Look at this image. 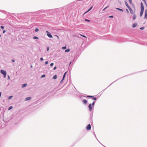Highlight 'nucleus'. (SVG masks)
<instances>
[{"instance_id": "f8f14e48", "label": "nucleus", "mask_w": 147, "mask_h": 147, "mask_svg": "<svg viewBox=\"0 0 147 147\" xmlns=\"http://www.w3.org/2000/svg\"><path fill=\"white\" fill-rule=\"evenodd\" d=\"M31 97H27L26 98L25 100L26 101L28 100H30L31 99Z\"/></svg>"}, {"instance_id": "f3484780", "label": "nucleus", "mask_w": 147, "mask_h": 147, "mask_svg": "<svg viewBox=\"0 0 147 147\" xmlns=\"http://www.w3.org/2000/svg\"><path fill=\"white\" fill-rule=\"evenodd\" d=\"M116 9L117 10H118L120 11H121L122 12L123 11V10L121 9H120L119 8H116Z\"/></svg>"}, {"instance_id": "4468645a", "label": "nucleus", "mask_w": 147, "mask_h": 147, "mask_svg": "<svg viewBox=\"0 0 147 147\" xmlns=\"http://www.w3.org/2000/svg\"><path fill=\"white\" fill-rule=\"evenodd\" d=\"M141 10H144V5L141 6Z\"/></svg>"}, {"instance_id": "49530a36", "label": "nucleus", "mask_w": 147, "mask_h": 147, "mask_svg": "<svg viewBox=\"0 0 147 147\" xmlns=\"http://www.w3.org/2000/svg\"><path fill=\"white\" fill-rule=\"evenodd\" d=\"M144 2H146V1L145 0H142Z\"/></svg>"}, {"instance_id": "1a4fd4ad", "label": "nucleus", "mask_w": 147, "mask_h": 147, "mask_svg": "<svg viewBox=\"0 0 147 147\" xmlns=\"http://www.w3.org/2000/svg\"><path fill=\"white\" fill-rule=\"evenodd\" d=\"M82 102L84 103L85 104H86L87 102V101L86 99L83 100Z\"/></svg>"}, {"instance_id": "dca6fc26", "label": "nucleus", "mask_w": 147, "mask_h": 147, "mask_svg": "<svg viewBox=\"0 0 147 147\" xmlns=\"http://www.w3.org/2000/svg\"><path fill=\"white\" fill-rule=\"evenodd\" d=\"M57 76L56 75H55L53 77V78L54 79H55L57 78Z\"/></svg>"}, {"instance_id": "20e7f679", "label": "nucleus", "mask_w": 147, "mask_h": 147, "mask_svg": "<svg viewBox=\"0 0 147 147\" xmlns=\"http://www.w3.org/2000/svg\"><path fill=\"white\" fill-rule=\"evenodd\" d=\"M91 125L90 124H88L86 127V129L87 130H90L91 129Z\"/></svg>"}, {"instance_id": "37998d69", "label": "nucleus", "mask_w": 147, "mask_h": 147, "mask_svg": "<svg viewBox=\"0 0 147 147\" xmlns=\"http://www.w3.org/2000/svg\"><path fill=\"white\" fill-rule=\"evenodd\" d=\"M12 62H14L15 61H14V59H12Z\"/></svg>"}, {"instance_id": "a878e982", "label": "nucleus", "mask_w": 147, "mask_h": 147, "mask_svg": "<svg viewBox=\"0 0 147 147\" xmlns=\"http://www.w3.org/2000/svg\"><path fill=\"white\" fill-rule=\"evenodd\" d=\"M130 4H132V2L131 0H128Z\"/></svg>"}, {"instance_id": "6ab92c4d", "label": "nucleus", "mask_w": 147, "mask_h": 147, "mask_svg": "<svg viewBox=\"0 0 147 147\" xmlns=\"http://www.w3.org/2000/svg\"><path fill=\"white\" fill-rule=\"evenodd\" d=\"M70 50L69 49H67L65 51V52H69L70 51Z\"/></svg>"}, {"instance_id": "8fccbe9b", "label": "nucleus", "mask_w": 147, "mask_h": 147, "mask_svg": "<svg viewBox=\"0 0 147 147\" xmlns=\"http://www.w3.org/2000/svg\"><path fill=\"white\" fill-rule=\"evenodd\" d=\"M1 36V35H0V36Z\"/></svg>"}, {"instance_id": "bb28decb", "label": "nucleus", "mask_w": 147, "mask_h": 147, "mask_svg": "<svg viewBox=\"0 0 147 147\" xmlns=\"http://www.w3.org/2000/svg\"><path fill=\"white\" fill-rule=\"evenodd\" d=\"M13 96H9V98H8V99H11L12 97Z\"/></svg>"}, {"instance_id": "0eeeda50", "label": "nucleus", "mask_w": 147, "mask_h": 147, "mask_svg": "<svg viewBox=\"0 0 147 147\" xmlns=\"http://www.w3.org/2000/svg\"><path fill=\"white\" fill-rule=\"evenodd\" d=\"M144 10H141L140 13V16L141 17L143 14Z\"/></svg>"}, {"instance_id": "7c9ffc66", "label": "nucleus", "mask_w": 147, "mask_h": 147, "mask_svg": "<svg viewBox=\"0 0 147 147\" xmlns=\"http://www.w3.org/2000/svg\"><path fill=\"white\" fill-rule=\"evenodd\" d=\"M55 36H57V38H58V39H59V37L58 36H57V35H55Z\"/></svg>"}, {"instance_id": "f704fd0d", "label": "nucleus", "mask_w": 147, "mask_h": 147, "mask_svg": "<svg viewBox=\"0 0 147 147\" xmlns=\"http://www.w3.org/2000/svg\"><path fill=\"white\" fill-rule=\"evenodd\" d=\"M144 27H142L140 28V29L141 30H143V29H144Z\"/></svg>"}, {"instance_id": "9d476101", "label": "nucleus", "mask_w": 147, "mask_h": 147, "mask_svg": "<svg viewBox=\"0 0 147 147\" xmlns=\"http://www.w3.org/2000/svg\"><path fill=\"white\" fill-rule=\"evenodd\" d=\"M66 73H67V72H65L64 73V74L63 76V79L61 80V82H62L63 80H64V78L65 77V74H66Z\"/></svg>"}, {"instance_id": "ea45409f", "label": "nucleus", "mask_w": 147, "mask_h": 147, "mask_svg": "<svg viewBox=\"0 0 147 147\" xmlns=\"http://www.w3.org/2000/svg\"><path fill=\"white\" fill-rule=\"evenodd\" d=\"M49 50V47H47V51H48Z\"/></svg>"}, {"instance_id": "473e14b6", "label": "nucleus", "mask_w": 147, "mask_h": 147, "mask_svg": "<svg viewBox=\"0 0 147 147\" xmlns=\"http://www.w3.org/2000/svg\"><path fill=\"white\" fill-rule=\"evenodd\" d=\"M48 61H46L45 63V64L47 65V64H48Z\"/></svg>"}, {"instance_id": "7ed1b4c3", "label": "nucleus", "mask_w": 147, "mask_h": 147, "mask_svg": "<svg viewBox=\"0 0 147 147\" xmlns=\"http://www.w3.org/2000/svg\"><path fill=\"white\" fill-rule=\"evenodd\" d=\"M46 32L47 33V35L48 37L50 38H52V36L48 31H47Z\"/></svg>"}, {"instance_id": "cd10ccee", "label": "nucleus", "mask_w": 147, "mask_h": 147, "mask_svg": "<svg viewBox=\"0 0 147 147\" xmlns=\"http://www.w3.org/2000/svg\"><path fill=\"white\" fill-rule=\"evenodd\" d=\"M45 75H43L41 76V78H43L45 77Z\"/></svg>"}, {"instance_id": "5701e85b", "label": "nucleus", "mask_w": 147, "mask_h": 147, "mask_svg": "<svg viewBox=\"0 0 147 147\" xmlns=\"http://www.w3.org/2000/svg\"><path fill=\"white\" fill-rule=\"evenodd\" d=\"M33 38L34 39H38V37L36 36H34L33 37Z\"/></svg>"}, {"instance_id": "a19ab883", "label": "nucleus", "mask_w": 147, "mask_h": 147, "mask_svg": "<svg viewBox=\"0 0 147 147\" xmlns=\"http://www.w3.org/2000/svg\"><path fill=\"white\" fill-rule=\"evenodd\" d=\"M126 11H127V13H129V11H128V9H126Z\"/></svg>"}, {"instance_id": "4be33fe9", "label": "nucleus", "mask_w": 147, "mask_h": 147, "mask_svg": "<svg viewBox=\"0 0 147 147\" xmlns=\"http://www.w3.org/2000/svg\"><path fill=\"white\" fill-rule=\"evenodd\" d=\"M66 48V47L65 46L63 47H62V49H65Z\"/></svg>"}, {"instance_id": "9b49d317", "label": "nucleus", "mask_w": 147, "mask_h": 147, "mask_svg": "<svg viewBox=\"0 0 147 147\" xmlns=\"http://www.w3.org/2000/svg\"><path fill=\"white\" fill-rule=\"evenodd\" d=\"M125 2L126 6L128 7H128H129V5L127 3L126 1H125Z\"/></svg>"}, {"instance_id": "de8ad7c7", "label": "nucleus", "mask_w": 147, "mask_h": 147, "mask_svg": "<svg viewBox=\"0 0 147 147\" xmlns=\"http://www.w3.org/2000/svg\"><path fill=\"white\" fill-rule=\"evenodd\" d=\"M30 67H31V68H32V65H31V66H30Z\"/></svg>"}, {"instance_id": "c756f323", "label": "nucleus", "mask_w": 147, "mask_h": 147, "mask_svg": "<svg viewBox=\"0 0 147 147\" xmlns=\"http://www.w3.org/2000/svg\"><path fill=\"white\" fill-rule=\"evenodd\" d=\"M54 65V63H52L51 64H50V65L51 66H53Z\"/></svg>"}, {"instance_id": "39448f33", "label": "nucleus", "mask_w": 147, "mask_h": 147, "mask_svg": "<svg viewBox=\"0 0 147 147\" xmlns=\"http://www.w3.org/2000/svg\"><path fill=\"white\" fill-rule=\"evenodd\" d=\"M144 18L146 19H147V9L145 10Z\"/></svg>"}, {"instance_id": "58836bf2", "label": "nucleus", "mask_w": 147, "mask_h": 147, "mask_svg": "<svg viewBox=\"0 0 147 147\" xmlns=\"http://www.w3.org/2000/svg\"><path fill=\"white\" fill-rule=\"evenodd\" d=\"M6 32V31L5 30H4L3 31V33H4Z\"/></svg>"}, {"instance_id": "79ce46f5", "label": "nucleus", "mask_w": 147, "mask_h": 147, "mask_svg": "<svg viewBox=\"0 0 147 147\" xmlns=\"http://www.w3.org/2000/svg\"><path fill=\"white\" fill-rule=\"evenodd\" d=\"M80 35H81L82 36H83V37H86V36H85L82 35H81V34H80Z\"/></svg>"}, {"instance_id": "393cba45", "label": "nucleus", "mask_w": 147, "mask_h": 147, "mask_svg": "<svg viewBox=\"0 0 147 147\" xmlns=\"http://www.w3.org/2000/svg\"><path fill=\"white\" fill-rule=\"evenodd\" d=\"M85 21H87V22H90V20H87L86 19H85Z\"/></svg>"}, {"instance_id": "4c0bfd02", "label": "nucleus", "mask_w": 147, "mask_h": 147, "mask_svg": "<svg viewBox=\"0 0 147 147\" xmlns=\"http://www.w3.org/2000/svg\"><path fill=\"white\" fill-rule=\"evenodd\" d=\"M141 6L143 5V3L142 2H141L140 3Z\"/></svg>"}, {"instance_id": "6e6552de", "label": "nucleus", "mask_w": 147, "mask_h": 147, "mask_svg": "<svg viewBox=\"0 0 147 147\" xmlns=\"http://www.w3.org/2000/svg\"><path fill=\"white\" fill-rule=\"evenodd\" d=\"M88 107L89 108V109L90 111H91L92 110V104H90L88 106Z\"/></svg>"}, {"instance_id": "c9c22d12", "label": "nucleus", "mask_w": 147, "mask_h": 147, "mask_svg": "<svg viewBox=\"0 0 147 147\" xmlns=\"http://www.w3.org/2000/svg\"><path fill=\"white\" fill-rule=\"evenodd\" d=\"M109 18H113V16H111L109 17Z\"/></svg>"}, {"instance_id": "a211bd4d", "label": "nucleus", "mask_w": 147, "mask_h": 147, "mask_svg": "<svg viewBox=\"0 0 147 147\" xmlns=\"http://www.w3.org/2000/svg\"><path fill=\"white\" fill-rule=\"evenodd\" d=\"M92 6L85 13H87V12H88L89 11H90L91 9H92Z\"/></svg>"}, {"instance_id": "aec40b11", "label": "nucleus", "mask_w": 147, "mask_h": 147, "mask_svg": "<svg viewBox=\"0 0 147 147\" xmlns=\"http://www.w3.org/2000/svg\"><path fill=\"white\" fill-rule=\"evenodd\" d=\"M136 18V16L135 14L134 15V16H133V19L134 20H135Z\"/></svg>"}, {"instance_id": "72a5a7b5", "label": "nucleus", "mask_w": 147, "mask_h": 147, "mask_svg": "<svg viewBox=\"0 0 147 147\" xmlns=\"http://www.w3.org/2000/svg\"><path fill=\"white\" fill-rule=\"evenodd\" d=\"M108 7V6L107 7H106L103 10V11H104L107 8V7Z\"/></svg>"}, {"instance_id": "a18cd8bd", "label": "nucleus", "mask_w": 147, "mask_h": 147, "mask_svg": "<svg viewBox=\"0 0 147 147\" xmlns=\"http://www.w3.org/2000/svg\"><path fill=\"white\" fill-rule=\"evenodd\" d=\"M8 78L9 79H10V77L9 76H8Z\"/></svg>"}, {"instance_id": "b1692460", "label": "nucleus", "mask_w": 147, "mask_h": 147, "mask_svg": "<svg viewBox=\"0 0 147 147\" xmlns=\"http://www.w3.org/2000/svg\"><path fill=\"white\" fill-rule=\"evenodd\" d=\"M12 108V107H11V106H10V107L9 108H8V110H10V109H11Z\"/></svg>"}, {"instance_id": "423d86ee", "label": "nucleus", "mask_w": 147, "mask_h": 147, "mask_svg": "<svg viewBox=\"0 0 147 147\" xmlns=\"http://www.w3.org/2000/svg\"><path fill=\"white\" fill-rule=\"evenodd\" d=\"M87 97L89 98H93V99L94 100H96V98H94V96H92L88 95L87 96Z\"/></svg>"}, {"instance_id": "2eb2a0df", "label": "nucleus", "mask_w": 147, "mask_h": 147, "mask_svg": "<svg viewBox=\"0 0 147 147\" xmlns=\"http://www.w3.org/2000/svg\"><path fill=\"white\" fill-rule=\"evenodd\" d=\"M27 84H23L22 85V87L24 88L25 87H26L27 86Z\"/></svg>"}, {"instance_id": "412c9836", "label": "nucleus", "mask_w": 147, "mask_h": 147, "mask_svg": "<svg viewBox=\"0 0 147 147\" xmlns=\"http://www.w3.org/2000/svg\"><path fill=\"white\" fill-rule=\"evenodd\" d=\"M39 30L38 29L36 28L35 29V31L36 32H37Z\"/></svg>"}, {"instance_id": "f257e3e1", "label": "nucleus", "mask_w": 147, "mask_h": 147, "mask_svg": "<svg viewBox=\"0 0 147 147\" xmlns=\"http://www.w3.org/2000/svg\"><path fill=\"white\" fill-rule=\"evenodd\" d=\"M1 73L3 75L4 78H5L6 76V71L3 70H1Z\"/></svg>"}, {"instance_id": "c85d7f7f", "label": "nucleus", "mask_w": 147, "mask_h": 147, "mask_svg": "<svg viewBox=\"0 0 147 147\" xmlns=\"http://www.w3.org/2000/svg\"><path fill=\"white\" fill-rule=\"evenodd\" d=\"M1 29H4V26H1Z\"/></svg>"}, {"instance_id": "2f4dec72", "label": "nucleus", "mask_w": 147, "mask_h": 147, "mask_svg": "<svg viewBox=\"0 0 147 147\" xmlns=\"http://www.w3.org/2000/svg\"><path fill=\"white\" fill-rule=\"evenodd\" d=\"M40 60L41 61H42L43 60V58L42 57H41L40 58Z\"/></svg>"}, {"instance_id": "f03ea898", "label": "nucleus", "mask_w": 147, "mask_h": 147, "mask_svg": "<svg viewBox=\"0 0 147 147\" xmlns=\"http://www.w3.org/2000/svg\"><path fill=\"white\" fill-rule=\"evenodd\" d=\"M128 8L129 9L131 14H133L134 13L133 10L132 9H131V8L130 7H128Z\"/></svg>"}, {"instance_id": "09e8293b", "label": "nucleus", "mask_w": 147, "mask_h": 147, "mask_svg": "<svg viewBox=\"0 0 147 147\" xmlns=\"http://www.w3.org/2000/svg\"><path fill=\"white\" fill-rule=\"evenodd\" d=\"M71 61L70 62V64H69V65H70V64H71Z\"/></svg>"}, {"instance_id": "ddd939ff", "label": "nucleus", "mask_w": 147, "mask_h": 147, "mask_svg": "<svg viewBox=\"0 0 147 147\" xmlns=\"http://www.w3.org/2000/svg\"><path fill=\"white\" fill-rule=\"evenodd\" d=\"M137 23H134L132 26V27L133 28L135 27L137 25Z\"/></svg>"}, {"instance_id": "c03bdc74", "label": "nucleus", "mask_w": 147, "mask_h": 147, "mask_svg": "<svg viewBox=\"0 0 147 147\" xmlns=\"http://www.w3.org/2000/svg\"><path fill=\"white\" fill-rule=\"evenodd\" d=\"M94 102L92 103V105H94Z\"/></svg>"}, {"instance_id": "e433bc0d", "label": "nucleus", "mask_w": 147, "mask_h": 147, "mask_svg": "<svg viewBox=\"0 0 147 147\" xmlns=\"http://www.w3.org/2000/svg\"><path fill=\"white\" fill-rule=\"evenodd\" d=\"M56 68H57V67H56V66H55V67L53 69H54V70H55V69H56Z\"/></svg>"}]
</instances>
